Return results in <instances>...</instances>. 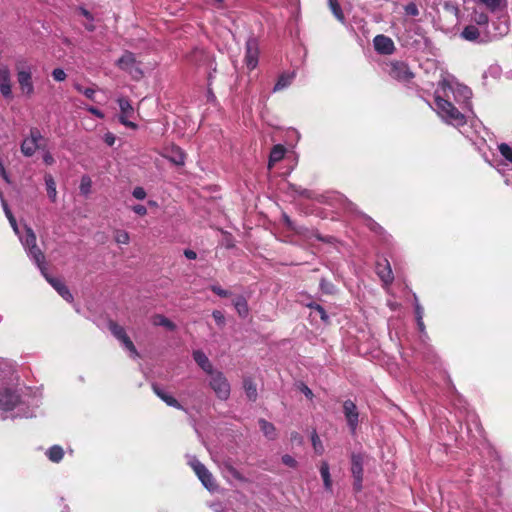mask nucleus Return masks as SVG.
I'll use <instances>...</instances> for the list:
<instances>
[{
  "label": "nucleus",
  "instance_id": "obj_1",
  "mask_svg": "<svg viewBox=\"0 0 512 512\" xmlns=\"http://www.w3.org/2000/svg\"><path fill=\"white\" fill-rule=\"evenodd\" d=\"M472 91L454 77L445 76L434 92L433 109L445 123L461 127L466 123L465 110L471 108Z\"/></svg>",
  "mask_w": 512,
  "mask_h": 512
},
{
  "label": "nucleus",
  "instance_id": "obj_2",
  "mask_svg": "<svg viewBox=\"0 0 512 512\" xmlns=\"http://www.w3.org/2000/svg\"><path fill=\"white\" fill-rule=\"evenodd\" d=\"M28 400L22 398L16 391L5 389L0 392V409L3 413L10 415H1L2 419L11 418H30L33 417L34 410L29 407Z\"/></svg>",
  "mask_w": 512,
  "mask_h": 512
},
{
  "label": "nucleus",
  "instance_id": "obj_3",
  "mask_svg": "<svg viewBox=\"0 0 512 512\" xmlns=\"http://www.w3.org/2000/svg\"><path fill=\"white\" fill-rule=\"evenodd\" d=\"M14 69L21 94L31 98L35 93L33 74L36 71V66L28 58L18 56L15 59Z\"/></svg>",
  "mask_w": 512,
  "mask_h": 512
},
{
  "label": "nucleus",
  "instance_id": "obj_4",
  "mask_svg": "<svg viewBox=\"0 0 512 512\" xmlns=\"http://www.w3.org/2000/svg\"><path fill=\"white\" fill-rule=\"evenodd\" d=\"M20 242L25 248L29 258L35 262L37 267L45 263V257L42 251L36 245V235L33 230L24 226V233L18 235Z\"/></svg>",
  "mask_w": 512,
  "mask_h": 512
},
{
  "label": "nucleus",
  "instance_id": "obj_5",
  "mask_svg": "<svg viewBox=\"0 0 512 512\" xmlns=\"http://www.w3.org/2000/svg\"><path fill=\"white\" fill-rule=\"evenodd\" d=\"M187 461L203 486L210 492L216 491L218 486L211 472L195 456L188 455Z\"/></svg>",
  "mask_w": 512,
  "mask_h": 512
},
{
  "label": "nucleus",
  "instance_id": "obj_6",
  "mask_svg": "<svg viewBox=\"0 0 512 512\" xmlns=\"http://www.w3.org/2000/svg\"><path fill=\"white\" fill-rule=\"evenodd\" d=\"M46 140L38 128H31L29 135L21 143V152L26 157L34 155L36 150H44Z\"/></svg>",
  "mask_w": 512,
  "mask_h": 512
},
{
  "label": "nucleus",
  "instance_id": "obj_7",
  "mask_svg": "<svg viewBox=\"0 0 512 512\" xmlns=\"http://www.w3.org/2000/svg\"><path fill=\"white\" fill-rule=\"evenodd\" d=\"M209 374L211 375L210 387L219 399L226 400L230 395V384L226 377L221 372L212 371V373Z\"/></svg>",
  "mask_w": 512,
  "mask_h": 512
},
{
  "label": "nucleus",
  "instance_id": "obj_8",
  "mask_svg": "<svg viewBox=\"0 0 512 512\" xmlns=\"http://www.w3.org/2000/svg\"><path fill=\"white\" fill-rule=\"evenodd\" d=\"M117 65L120 69L127 71L135 79H139L143 75L135 55L131 52L126 51L117 61Z\"/></svg>",
  "mask_w": 512,
  "mask_h": 512
},
{
  "label": "nucleus",
  "instance_id": "obj_9",
  "mask_svg": "<svg viewBox=\"0 0 512 512\" xmlns=\"http://www.w3.org/2000/svg\"><path fill=\"white\" fill-rule=\"evenodd\" d=\"M460 37L466 41L477 44L487 43L490 40L487 31L474 24L465 26L460 34Z\"/></svg>",
  "mask_w": 512,
  "mask_h": 512
},
{
  "label": "nucleus",
  "instance_id": "obj_10",
  "mask_svg": "<svg viewBox=\"0 0 512 512\" xmlns=\"http://www.w3.org/2000/svg\"><path fill=\"white\" fill-rule=\"evenodd\" d=\"M109 330L114 335V337L117 338L122 343L124 348L130 352L131 357L136 358L139 356L133 342L127 336L126 331L122 326L118 325L115 322H110Z\"/></svg>",
  "mask_w": 512,
  "mask_h": 512
},
{
  "label": "nucleus",
  "instance_id": "obj_11",
  "mask_svg": "<svg viewBox=\"0 0 512 512\" xmlns=\"http://www.w3.org/2000/svg\"><path fill=\"white\" fill-rule=\"evenodd\" d=\"M343 413L350 432L355 434L359 424V411L356 404L352 400H345L343 402Z\"/></svg>",
  "mask_w": 512,
  "mask_h": 512
},
{
  "label": "nucleus",
  "instance_id": "obj_12",
  "mask_svg": "<svg viewBox=\"0 0 512 512\" xmlns=\"http://www.w3.org/2000/svg\"><path fill=\"white\" fill-rule=\"evenodd\" d=\"M363 462L364 457L360 453H353L351 455V472L354 478V489L360 491L362 489L363 481Z\"/></svg>",
  "mask_w": 512,
  "mask_h": 512
},
{
  "label": "nucleus",
  "instance_id": "obj_13",
  "mask_svg": "<svg viewBox=\"0 0 512 512\" xmlns=\"http://www.w3.org/2000/svg\"><path fill=\"white\" fill-rule=\"evenodd\" d=\"M47 282L68 302H72L73 296L65 284L58 278H53L47 273L45 263L38 267Z\"/></svg>",
  "mask_w": 512,
  "mask_h": 512
},
{
  "label": "nucleus",
  "instance_id": "obj_14",
  "mask_svg": "<svg viewBox=\"0 0 512 512\" xmlns=\"http://www.w3.org/2000/svg\"><path fill=\"white\" fill-rule=\"evenodd\" d=\"M389 67L390 76L398 81L406 83L414 77V74L404 62L395 61L390 63Z\"/></svg>",
  "mask_w": 512,
  "mask_h": 512
},
{
  "label": "nucleus",
  "instance_id": "obj_15",
  "mask_svg": "<svg viewBox=\"0 0 512 512\" xmlns=\"http://www.w3.org/2000/svg\"><path fill=\"white\" fill-rule=\"evenodd\" d=\"M259 45L254 37L246 41L245 64L249 70H253L258 65Z\"/></svg>",
  "mask_w": 512,
  "mask_h": 512
},
{
  "label": "nucleus",
  "instance_id": "obj_16",
  "mask_svg": "<svg viewBox=\"0 0 512 512\" xmlns=\"http://www.w3.org/2000/svg\"><path fill=\"white\" fill-rule=\"evenodd\" d=\"M0 93L5 99H12L11 73L7 65H0Z\"/></svg>",
  "mask_w": 512,
  "mask_h": 512
},
{
  "label": "nucleus",
  "instance_id": "obj_17",
  "mask_svg": "<svg viewBox=\"0 0 512 512\" xmlns=\"http://www.w3.org/2000/svg\"><path fill=\"white\" fill-rule=\"evenodd\" d=\"M373 44L375 50L380 54L390 55L395 50L394 42L385 35H377L373 40Z\"/></svg>",
  "mask_w": 512,
  "mask_h": 512
},
{
  "label": "nucleus",
  "instance_id": "obj_18",
  "mask_svg": "<svg viewBox=\"0 0 512 512\" xmlns=\"http://www.w3.org/2000/svg\"><path fill=\"white\" fill-rule=\"evenodd\" d=\"M376 271L380 279L383 281L384 284H390L392 283L394 277L393 272L390 266V263L388 260H384L383 263L379 262L376 267Z\"/></svg>",
  "mask_w": 512,
  "mask_h": 512
},
{
  "label": "nucleus",
  "instance_id": "obj_19",
  "mask_svg": "<svg viewBox=\"0 0 512 512\" xmlns=\"http://www.w3.org/2000/svg\"><path fill=\"white\" fill-rule=\"evenodd\" d=\"M164 156L175 165L182 166L185 164V154L178 146L167 149Z\"/></svg>",
  "mask_w": 512,
  "mask_h": 512
},
{
  "label": "nucleus",
  "instance_id": "obj_20",
  "mask_svg": "<svg viewBox=\"0 0 512 512\" xmlns=\"http://www.w3.org/2000/svg\"><path fill=\"white\" fill-rule=\"evenodd\" d=\"M154 393L162 400L164 401L168 406L177 408V409H183L182 405L170 394L165 392L162 388L157 386L156 384H153L152 386Z\"/></svg>",
  "mask_w": 512,
  "mask_h": 512
},
{
  "label": "nucleus",
  "instance_id": "obj_21",
  "mask_svg": "<svg viewBox=\"0 0 512 512\" xmlns=\"http://www.w3.org/2000/svg\"><path fill=\"white\" fill-rule=\"evenodd\" d=\"M295 78V72L282 73L274 85L273 92L281 91L289 87Z\"/></svg>",
  "mask_w": 512,
  "mask_h": 512
},
{
  "label": "nucleus",
  "instance_id": "obj_22",
  "mask_svg": "<svg viewBox=\"0 0 512 512\" xmlns=\"http://www.w3.org/2000/svg\"><path fill=\"white\" fill-rule=\"evenodd\" d=\"M193 358L195 362L207 373H212V364L210 363L208 357L201 350H196L193 352Z\"/></svg>",
  "mask_w": 512,
  "mask_h": 512
},
{
  "label": "nucleus",
  "instance_id": "obj_23",
  "mask_svg": "<svg viewBox=\"0 0 512 512\" xmlns=\"http://www.w3.org/2000/svg\"><path fill=\"white\" fill-rule=\"evenodd\" d=\"M286 149L283 145L277 144L275 145L269 156V168H271L275 163L279 162L283 159L285 155Z\"/></svg>",
  "mask_w": 512,
  "mask_h": 512
},
{
  "label": "nucleus",
  "instance_id": "obj_24",
  "mask_svg": "<svg viewBox=\"0 0 512 512\" xmlns=\"http://www.w3.org/2000/svg\"><path fill=\"white\" fill-rule=\"evenodd\" d=\"M44 180H45L47 195L52 202H55L56 198H57V190H56L55 180L51 174H46L44 177Z\"/></svg>",
  "mask_w": 512,
  "mask_h": 512
},
{
  "label": "nucleus",
  "instance_id": "obj_25",
  "mask_svg": "<svg viewBox=\"0 0 512 512\" xmlns=\"http://www.w3.org/2000/svg\"><path fill=\"white\" fill-rule=\"evenodd\" d=\"M259 426H260L261 431L264 433V435L268 439L272 440V439L276 438V429L272 423H270L264 419H260Z\"/></svg>",
  "mask_w": 512,
  "mask_h": 512
},
{
  "label": "nucleus",
  "instance_id": "obj_26",
  "mask_svg": "<svg viewBox=\"0 0 512 512\" xmlns=\"http://www.w3.org/2000/svg\"><path fill=\"white\" fill-rule=\"evenodd\" d=\"M46 455L49 458V460L57 463L62 460L64 456V451L61 446L54 445L47 450Z\"/></svg>",
  "mask_w": 512,
  "mask_h": 512
},
{
  "label": "nucleus",
  "instance_id": "obj_27",
  "mask_svg": "<svg viewBox=\"0 0 512 512\" xmlns=\"http://www.w3.org/2000/svg\"><path fill=\"white\" fill-rule=\"evenodd\" d=\"M234 307L237 310L238 314L241 317H246L248 315L249 309H248V303L244 297H237L233 301Z\"/></svg>",
  "mask_w": 512,
  "mask_h": 512
},
{
  "label": "nucleus",
  "instance_id": "obj_28",
  "mask_svg": "<svg viewBox=\"0 0 512 512\" xmlns=\"http://www.w3.org/2000/svg\"><path fill=\"white\" fill-rule=\"evenodd\" d=\"M117 102L121 111L120 115H133L134 109L127 98L120 97L118 98Z\"/></svg>",
  "mask_w": 512,
  "mask_h": 512
},
{
  "label": "nucleus",
  "instance_id": "obj_29",
  "mask_svg": "<svg viewBox=\"0 0 512 512\" xmlns=\"http://www.w3.org/2000/svg\"><path fill=\"white\" fill-rule=\"evenodd\" d=\"M152 323L155 326H164V327H166L169 330H174L175 329V324L173 322H171L168 318H166L165 316L160 315V314L155 315L152 318Z\"/></svg>",
  "mask_w": 512,
  "mask_h": 512
},
{
  "label": "nucleus",
  "instance_id": "obj_30",
  "mask_svg": "<svg viewBox=\"0 0 512 512\" xmlns=\"http://www.w3.org/2000/svg\"><path fill=\"white\" fill-rule=\"evenodd\" d=\"M473 22H475L474 25L482 28L483 30L487 31V27H488V22H489V19H488V16L486 13H477L475 12L474 15H473V18H472Z\"/></svg>",
  "mask_w": 512,
  "mask_h": 512
},
{
  "label": "nucleus",
  "instance_id": "obj_31",
  "mask_svg": "<svg viewBox=\"0 0 512 512\" xmlns=\"http://www.w3.org/2000/svg\"><path fill=\"white\" fill-rule=\"evenodd\" d=\"M244 389H245L247 397L250 400H252V401L256 400L257 388H256V385L253 383L252 380H250V379H245L244 380Z\"/></svg>",
  "mask_w": 512,
  "mask_h": 512
},
{
  "label": "nucleus",
  "instance_id": "obj_32",
  "mask_svg": "<svg viewBox=\"0 0 512 512\" xmlns=\"http://www.w3.org/2000/svg\"><path fill=\"white\" fill-rule=\"evenodd\" d=\"M91 187H92L91 178L87 175L82 176L81 181H80V186H79L81 194L87 196L91 192Z\"/></svg>",
  "mask_w": 512,
  "mask_h": 512
},
{
  "label": "nucleus",
  "instance_id": "obj_33",
  "mask_svg": "<svg viewBox=\"0 0 512 512\" xmlns=\"http://www.w3.org/2000/svg\"><path fill=\"white\" fill-rule=\"evenodd\" d=\"M329 6L334 16L340 21L344 22V14L337 0H329Z\"/></svg>",
  "mask_w": 512,
  "mask_h": 512
},
{
  "label": "nucleus",
  "instance_id": "obj_34",
  "mask_svg": "<svg viewBox=\"0 0 512 512\" xmlns=\"http://www.w3.org/2000/svg\"><path fill=\"white\" fill-rule=\"evenodd\" d=\"M114 240L117 244L126 245L130 241V236L125 230H116L114 233Z\"/></svg>",
  "mask_w": 512,
  "mask_h": 512
},
{
  "label": "nucleus",
  "instance_id": "obj_35",
  "mask_svg": "<svg viewBox=\"0 0 512 512\" xmlns=\"http://www.w3.org/2000/svg\"><path fill=\"white\" fill-rule=\"evenodd\" d=\"M74 88L79 92L85 95L88 99L94 100L95 90L93 88H84L82 85L76 83L74 84Z\"/></svg>",
  "mask_w": 512,
  "mask_h": 512
},
{
  "label": "nucleus",
  "instance_id": "obj_36",
  "mask_svg": "<svg viewBox=\"0 0 512 512\" xmlns=\"http://www.w3.org/2000/svg\"><path fill=\"white\" fill-rule=\"evenodd\" d=\"M499 151L501 155L509 162L510 165H512V150L511 148L505 144L502 143L499 145Z\"/></svg>",
  "mask_w": 512,
  "mask_h": 512
},
{
  "label": "nucleus",
  "instance_id": "obj_37",
  "mask_svg": "<svg viewBox=\"0 0 512 512\" xmlns=\"http://www.w3.org/2000/svg\"><path fill=\"white\" fill-rule=\"evenodd\" d=\"M311 440H312V445H313L315 452L317 454H322L324 451V447H323L322 442L316 432H313Z\"/></svg>",
  "mask_w": 512,
  "mask_h": 512
},
{
  "label": "nucleus",
  "instance_id": "obj_38",
  "mask_svg": "<svg viewBox=\"0 0 512 512\" xmlns=\"http://www.w3.org/2000/svg\"><path fill=\"white\" fill-rule=\"evenodd\" d=\"M66 73L63 69L61 68H55L53 71H52V77L54 78V80L58 81V82H61V81H64L66 79Z\"/></svg>",
  "mask_w": 512,
  "mask_h": 512
},
{
  "label": "nucleus",
  "instance_id": "obj_39",
  "mask_svg": "<svg viewBox=\"0 0 512 512\" xmlns=\"http://www.w3.org/2000/svg\"><path fill=\"white\" fill-rule=\"evenodd\" d=\"M491 11H496L501 4V0H480Z\"/></svg>",
  "mask_w": 512,
  "mask_h": 512
},
{
  "label": "nucleus",
  "instance_id": "obj_40",
  "mask_svg": "<svg viewBox=\"0 0 512 512\" xmlns=\"http://www.w3.org/2000/svg\"><path fill=\"white\" fill-rule=\"evenodd\" d=\"M130 117H131L130 115H120L119 121L121 124H123L124 126H126L128 128L136 129L137 125L134 122L129 120Z\"/></svg>",
  "mask_w": 512,
  "mask_h": 512
},
{
  "label": "nucleus",
  "instance_id": "obj_41",
  "mask_svg": "<svg viewBox=\"0 0 512 512\" xmlns=\"http://www.w3.org/2000/svg\"><path fill=\"white\" fill-rule=\"evenodd\" d=\"M414 298H415L414 308H415L416 320H421L423 318V315H424V310H423V307L418 302L417 297L414 296Z\"/></svg>",
  "mask_w": 512,
  "mask_h": 512
},
{
  "label": "nucleus",
  "instance_id": "obj_42",
  "mask_svg": "<svg viewBox=\"0 0 512 512\" xmlns=\"http://www.w3.org/2000/svg\"><path fill=\"white\" fill-rule=\"evenodd\" d=\"M282 462L288 467L295 468L297 466V461L291 455H283Z\"/></svg>",
  "mask_w": 512,
  "mask_h": 512
},
{
  "label": "nucleus",
  "instance_id": "obj_43",
  "mask_svg": "<svg viewBox=\"0 0 512 512\" xmlns=\"http://www.w3.org/2000/svg\"><path fill=\"white\" fill-rule=\"evenodd\" d=\"M312 308L315 310V312L319 315V317L321 318V320H323L324 322H327L328 320V315L326 313V311L324 310L323 307H321L320 305H315V306H312Z\"/></svg>",
  "mask_w": 512,
  "mask_h": 512
},
{
  "label": "nucleus",
  "instance_id": "obj_44",
  "mask_svg": "<svg viewBox=\"0 0 512 512\" xmlns=\"http://www.w3.org/2000/svg\"><path fill=\"white\" fill-rule=\"evenodd\" d=\"M132 195L138 200H143L146 197V191L142 187H136L134 188Z\"/></svg>",
  "mask_w": 512,
  "mask_h": 512
},
{
  "label": "nucleus",
  "instance_id": "obj_45",
  "mask_svg": "<svg viewBox=\"0 0 512 512\" xmlns=\"http://www.w3.org/2000/svg\"><path fill=\"white\" fill-rule=\"evenodd\" d=\"M42 151H43V162L46 165H53L55 160H54V157L52 156V154L45 149Z\"/></svg>",
  "mask_w": 512,
  "mask_h": 512
},
{
  "label": "nucleus",
  "instance_id": "obj_46",
  "mask_svg": "<svg viewBox=\"0 0 512 512\" xmlns=\"http://www.w3.org/2000/svg\"><path fill=\"white\" fill-rule=\"evenodd\" d=\"M320 474H321V477L322 479L323 478H328L330 476V471H329V465L327 462L323 461L321 463V466H320Z\"/></svg>",
  "mask_w": 512,
  "mask_h": 512
},
{
  "label": "nucleus",
  "instance_id": "obj_47",
  "mask_svg": "<svg viewBox=\"0 0 512 512\" xmlns=\"http://www.w3.org/2000/svg\"><path fill=\"white\" fill-rule=\"evenodd\" d=\"M211 290L220 297H227L229 292L227 290L222 289L220 286L213 285Z\"/></svg>",
  "mask_w": 512,
  "mask_h": 512
},
{
  "label": "nucleus",
  "instance_id": "obj_48",
  "mask_svg": "<svg viewBox=\"0 0 512 512\" xmlns=\"http://www.w3.org/2000/svg\"><path fill=\"white\" fill-rule=\"evenodd\" d=\"M132 210H133L136 214H138V215H140V216H144V215H146V214H147V209H146V207H145V206H143V205H140V204H138V205H134V206L132 207Z\"/></svg>",
  "mask_w": 512,
  "mask_h": 512
},
{
  "label": "nucleus",
  "instance_id": "obj_49",
  "mask_svg": "<svg viewBox=\"0 0 512 512\" xmlns=\"http://www.w3.org/2000/svg\"><path fill=\"white\" fill-rule=\"evenodd\" d=\"M86 109L91 113L93 114L94 116H96L97 118H100V119H103L104 118V113L102 111H100L99 109L93 107V106H88L86 107Z\"/></svg>",
  "mask_w": 512,
  "mask_h": 512
},
{
  "label": "nucleus",
  "instance_id": "obj_50",
  "mask_svg": "<svg viewBox=\"0 0 512 512\" xmlns=\"http://www.w3.org/2000/svg\"><path fill=\"white\" fill-rule=\"evenodd\" d=\"M405 10H406V13L409 14V15H412V16H417L418 15V8L413 3L408 4L406 6Z\"/></svg>",
  "mask_w": 512,
  "mask_h": 512
},
{
  "label": "nucleus",
  "instance_id": "obj_51",
  "mask_svg": "<svg viewBox=\"0 0 512 512\" xmlns=\"http://www.w3.org/2000/svg\"><path fill=\"white\" fill-rule=\"evenodd\" d=\"M213 318L215 319V321L218 323V324H223L224 323V316L223 314L220 312V311H214L213 312Z\"/></svg>",
  "mask_w": 512,
  "mask_h": 512
},
{
  "label": "nucleus",
  "instance_id": "obj_52",
  "mask_svg": "<svg viewBox=\"0 0 512 512\" xmlns=\"http://www.w3.org/2000/svg\"><path fill=\"white\" fill-rule=\"evenodd\" d=\"M104 140L108 146H112L115 143V136L112 133H107Z\"/></svg>",
  "mask_w": 512,
  "mask_h": 512
},
{
  "label": "nucleus",
  "instance_id": "obj_53",
  "mask_svg": "<svg viewBox=\"0 0 512 512\" xmlns=\"http://www.w3.org/2000/svg\"><path fill=\"white\" fill-rule=\"evenodd\" d=\"M79 11H80L81 15H83L87 20H89V22L93 21V17H92L91 13L88 10H86L83 7H81L79 9Z\"/></svg>",
  "mask_w": 512,
  "mask_h": 512
},
{
  "label": "nucleus",
  "instance_id": "obj_54",
  "mask_svg": "<svg viewBox=\"0 0 512 512\" xmlns=\"http://www.w3.org/2000/svg\"><path fill=\"white\" fill-rule=\"evenodd\" d=\"M184 255L187 259L194 260L197 257V254L195 251L187 249L184 251Z\"/></svg>",
  "mask_w": 512,
  "mask_h": 512
},
{
  "label": "nucleus",
  "instance_id": "obj_55",
  "mask_svg": "<svg viewBox=\"0 0 512 512\" xmlns=\"http://www.w3.org/2000/svg\"><path fill=\"white\" fill-rule=\"evenodd\" d=\"M323 484H324V487L327 491H331L332 490V480H331V476H329L328 478H323Z\"/></svg>",
  "mask_w": 512,
  "mask_h": 512
},
{
  "label": "nucleus",
  "instance_id": "obj_56",
  "mask_svg": "<svg viewBox=\"0 0 512 512\" xmlns=\"http://www.w3.org/2000/svg\"><path fill=\"white\" fill-rule=\"evenodd\" d=\"M290 440H291L292 442H297V443H299V444H301V443H302V437H301L297 432H293V433L291 434Z\"/></svg>",
  "mask_w": 512,
  "mask_h": 512
},
{
  "label": "nucleus",
  "instance_id": "obj_57",
  "mask_svg": "<svg viewBox=\"0 0 512 512\" xmlns=\"http://www.w3.org/2000/svg\"><path fill=\"white\" fill-rule=\"evenodd\" d=\"M416 321H417V326H418L420 332H424L425 325H424V322H423V318L421 320H416Z\"/></svg>",
  "mask_w": 512,
  "mask_h": 512
},
{
  "label": "nucleus",
  "instance_id": "obj_58",
  "mask_svg": "<svg viewBox=\"0 0 512 512\" xmlns=\"http://www.w3.org/2000/svg\"><path fill=\"white\" fill-rule=\"evenodd\" d=\"M303 392H304V394H305L307 397H309V398H311V397L313 396L312 391H311L307 386H305V387L303 388Z\"/></svg>",
  "mask_w": 512,
  "mask_h": 512
},
{
  "label": "nucleus",
  "instance_id": "obj_59",
  "mask_svg": "<svg viewBox=\"0 0 512 512\" xmlns=\"http://www.w3.org/2000/svg\"><path fill=\"white\" fill-rule=\"evenodd\" d=\"M0 175H1V176H2L6 181H8L7 176H6V173H5V169H4V167H3V165H2V163H1V162H0Z\"/></svg>",
  "mask_w": 512,
  "mask_h": 512
},
{
  "label": "nucleus",
  "instance_id": "obj_60",
  "mask_svg": "<svg viewBox=\"0 0 512 512\" xmlns=\"http://www.w3.org/2000/svg\"><path fill=\"white\" fill-rule=\"evenodd\" d=\"M370 222V227L372 230H376V228H378V224L376 222H374L373 220H369Z\"/></svg>",
  "mask_w": 512,
  "mask_h": 512
},
{
  "label": "nucleus",
  "instance_id": "obj_61",
  "mask_svg": "<svg viewBox=\"0 0 512 512\" xmlns=\"http://www.w3.org/2000/svg\"><path fill=\"white\" fill-rule=\"evenodd\" d=\"M85 27H86V29H88L89 31L94 30V26H93V24H92V23L85 24Z\"/></svg>",
  "mask_w": 512,
  "mask_h": 512
},
{
  "label": "nucleus",
  "instance_id": "obj_62",
  "mask_svg": "<svg viewBox=\"0 0 512 512\" xmlns=\"http://www.w3.org/2000/svg\"><path fill=\"white\" fill-rule=\"evenodd\" d=\"M300 194H301V195H303V196H305V197H310V193H309V191H307V190H302V191L300 192Z\"/></svg>",
  "mask_w": 512,
  "mask_h": 512
},
{
  "label": "nucleus",
  "instance_id": "obj_63",
  "mask_svg": "<svg viewBox=\"0 0 512 512\" xmlns=\"http://www.w3.org/2000/svg\"><path fill=\"white\" fill-rule=\"evenodd\" d=\"M506 165H507V164H500V165L498 166V171H499L500 173H504V166H506Z\"/></svg>",
  "mask_w": 512,
  "mask_h": 512
},
{
  "label": "nucleus",
  "instance_id": "obj_64",
  "mask_svg": "<svg viewBox=\"0 0 512 512\" xmlns=\"http://www.w3.org/2000/svg\"><path fill=\"white\" fill-rule=\"evenodd\" d=\"M505 33H507V27H505V28L500 32V34H505Z\"/></svg>",
  "mask_w": 512,
  "mask_h": 512
}]
</instances>
